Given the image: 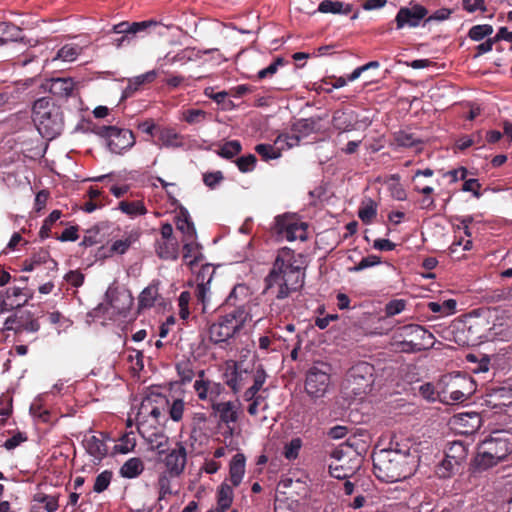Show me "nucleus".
<instances>
[{
	"label": "nucleus",
	"instance_id": "obj_1",
	"mask_svg": "<svg viewBox=\"0 0 512 512\" xmlns=\"http://www.w3.org/2000/svg\"><path fill=\"white\" fill-rule=\"evenodd\" d=\"M421 442L404 434H394L387 448L373 455L375 476L386 483H394L412 476L420 463Z\"/></svg>",
	"mask_w": 512,
	"mask_h": 512
},
{
	"label": "nucleus",
	"instance_id": "obj_2",
	"mask_svg": "<svg viewBox=\"0 0 512 512\" xmlns=\"http://www.w3.org/2000/svg\"><path fill=\"white\" fill-rule=\"evenodd\" d=\"M304 257L290 248L278 251L273 268L265 279V292L278 300L287 298L304 284Z\"/></svg>",
	"mask_w": 512,
	"mask_h": 512
},
{
	"label": "nucleus",
	"instance_id": "obj_3",
	"mask_svg": "<svg viewBox=\"0 0 512 512\" xmlns=\"http://www.w3.org/2000/svg\"><path fill=\"white\" fill-rule=\"evenodd\" d=\"M512 452V435L496 431L478 447L474 465L478 470H487L503 461Z\"/></svg>",
	"mask_w": 512,
	"mask_h": 512
},
{
	"label": "nucleus",
	"instance_id": "obj_4",
	"mask_svg": "<svg viewBox=\"0 0 512 512\" xmlns=\"http://www.w3.org/2000/svg\"><path fill=\"white\" fill-rule=\"evenodd\" d=\"M32 119L40 135L48 140L59 136L64 127L61 108L47 97L39 98L34 102Z\"/></svg>",
	"mask_w": 512,
	"mask_h": 512
},
{
	"label": "nucleus",
	"instance_id": "obj_5",
	"mask_svg": "<svg viewBox=\"0 0 512 512\" xmlns=\"http://www.w3.org/2000/svg\"><path fill=\"white\" fill-rule=\"evenodd\" d=\"M251 319L247 308L238 307L221 316L209 329V336L214 343H222L240 332Z\"/></svg>",
	"mask_w": 512,
	"mask_h": 512
},
{
	"label": "nucleus",
	"instance_id": "obj_6",
	"mask_svg": "<svg viewBox=\"0 0 512 512\" xmlns=\"http://www.w3.org/2000/svg\"><path fill=\"white\" fill-rule=\"evenodd\" d=\"M331 386V367L327 363H315L306 373L305 391L314 400L326 395Z\"/></svg>",
	"mask_w": 512,
	"mask_h": 512
},
{
	"label": "nucleus",
	"instance_id": "obj_7",
	"mask_svg": "<svg viewBox=\"0 0 512 512\" xmlns=\"http://www.w3.org/2000/svg\"><path fill=\"white\" fill-rule=\"evenodd\" d=\"M403 351L418 352L432 348L435 343L433 334L417 324H408L400 328Z\"/></svg>",
	"mask_w": 512,
	"mask_h": 512
},
{
	"label": "nucleus",
	"instance_id": "obj_8",
	"mask_svg": "<svg viewBox=\"0 0 512 512\" xmlns=\"http://www.w3.org/2000/svg\"><path fill=\"white\" fill-rule=\"evenodd\" d=\"M95 133L107 141L108 149L115 154H122L135 145V137L131 130L116 126H100Z\"/></svg>",
	"mask_w": 512,
	"mask_h": 512
},
{
	"label": "nucleus",
	"instance_id": "obj_9",
	"mask_svg": "<svg viewBox=\"0 0 512 512\" xmlns=\"http://www.w3.org/2000/svg\"><path fill=\"white\" fill-rule=\"evenodd\" d=\"M276 232L288 241L307 239V224L291 215H282L275 218Z\"/></svg>",
	"mask_w": 512,
	"mask_h": 512
},
{
	"label": "nucleus",
	"instance_id": "obj_10",
	"mask_svg": "<svg viewBox=\"0 0 512 512\" xmlns=\"http://www.w3.org/2000/svg\"><path fill=\"white\" fill-rule=\"evenodd\" d=\"M193 388L199 400L208 402L211 408L215 402L220 400L221 395L225 392V387L221 383L206 378L203 370L199 372Z\"/></svg>",
	"mask_w": 512,
	"mask_h": 512
},
{
	"label": "nucleus",
	"instance_id": "obj_11",
	"mask_svg": "<svg viewBox=\"0 0 512 512\" xmlns=\"http://www.w3.org/2000/svg\"><path fill=\"white\" fill-rule=\"evenodd\" d=\"M428 15V10L420 4L401 7L395 17L396 29L416 28Z\"/></svg>",
	"mask_w": 512,
	"mask_h": 512
},
{
	"label": "nucleus",
	"instance_id": "obj_12",
	"mask_svg": "<svg viewBox=\"0 0 512 512\" xmlns=\"http://www.w3.org/2000/svg\"><path fill=\"white\" fill-rule=\"evenodd\" d=\"M165 470L171 476H180L187 464V450L182 442H177L175 447L170 449L162 459Z\"/></svg>",
	"mask_w": 512,
	"mask_h": 512
},
{
	"label": "nucleus",
	"instance_id": "obj_13",
	"mask_svg": "<svg viewBox=\"0 0 512 512\" xmlns=\"http://www.w3.org/2000/svg\"><path fill=\"white\" fill-rule=\"evenodd\" d=\"M41 87L45 92L51 93L58 99H68L74 96L77 91V83L70 77L47 79Z\"/></svg>",
	"mask_w": 512,
	"mask_h": 512
},
{
	"label": "nucleus",
	"instance_id": "obj_14",
	"mask_svg": "<svg viewBox=\"0 0 512 512\" xmlns=\"http://www.w3.org/2000/svg\"><path fill=\"white\" fill-rule=\"evenodd\" d=\"M138 431L148 445V449L158 455L166 453L169 445V437L163 432L153 430L148 425H139Z\"/></svg>",
	"mask_w": 512,
	"mask_h": 512
},
{
	"label": "nucleus",
	"instance_id": "obj_15",
	"mask_svg": "<svg viewBox=\"0 0 512 512\" xmlns=\"http://www.w3.org/2000/svg\"><path fill=\"white\" fill-rule=\"evenodd\" d=\"M216 50L217 49L197 50L195 48L187 47L173 55L171 53H167L161 60L160 67L174 64L185 65L188 62L198 61L202 58L203 55L209 54Z\"/></svg>",
	"mask_w": 512,
	"mask_h": 512
},
{
	"label": "nucleus",
	"instance_id": "obj_16",
	"mask_svg": "<svg viewBox=\"0 0 512 512\" xmlns=\"http://www.w3.org/2000/svg\"><path fill=\"white\" fill-rule=\"evenodd\" d=\"M226 384L235 392H239L250 380V373L237 362L228 363L224 373Z\"/></svg>",
	"mask_w": 512,
	"mask_h": 512
},
{
	"label": "nucleus",
	"instance_id": "obj_17",
	"mask_svg": "<svg viewBox=\"0 0 512 512\" xmlns=\"http://www.w3.org/2000/svg\"><path fill=\"white\" fill-rule=\"evenodd\" d=\"M240 403L238 401H218L212 407L220 421L229 425L236 423L240 413Z\"/></svg>",
	"mask_w": 512,
	"mask_h": 512
},
{
	"label": "nucleus",
	"instance_id": "obj_18",
	"mask_svg": "<svg viewBox=\"0 0 512 512\" xmlns=\"http://www.w3.org/2000/svg\"><path fill=\"white\" fill-rule=\"evenodd\" d=\"M333 457L336 459V461L329 465V472L331 476L336 479L349 478L354 474L355 470L359 466V459H356V463L351 466H345L343 463H341L343 457L342 450H335L333 452Z\"/></svg>",
	"mask_w": 512,
	"mask_h": 512
},
{
	"label": "nucleus",
	"instance_id": "obj_19",
	"mask_svg": "<svg viewBox=\"0 0 512 512\" xmlns=\"http://www.w3.org/2000/svg\"><path fill=\"white\" fill-rule=\"evenodd\" d=\"M84 448L92 457L93 463H99L107 455V446L102 439L95 435L85 437Z\"/></svg>",
	"mask_w": 512,
	"mask_h": 512
},
{
	"label": "nucleus",
	"instance_id": "obj_20",
	"mask_svg": "<svg viewBox=\"0 0 512 512\" xmlns=\"http://www.w3.org/2000/svg\"><path fill=\"white\" fill-rule=\"evenodd\" d=\"M158 139L161 146L166 148H181L185 145V137L174 128L162 127L157 129Z\"/></svg>",
	"mask_w": 512,
	"mask_h": 512
},
{
	"label": "nucleus",
	"instance_id": "obj_21",
	"mask_svg": "<svg viewBox=\"0 0 512 512\" xmlns=\"http://www.w3.org/2000/svg\"><path fill=\"white\" fill-rule=\"evenodd\" d=\"M183 241V261L193 267L203 259L202 246L197 242V238L182 240Z\"/></svg>",
	"mask_w": 512,
	"mask_h": 512
},
{
	"label": "nucleus",
	"instance_id": "obj_22",
	"mask_svg": "<svg viewBox=\"0 0 512 512\" xmlns=\"http://www.w3.org/2000/svg\"><path fill=\"white\" fill-rule=\"evenodd\" d=\"M372 372H373V367L366 362H362V363H359V364L353 366L349 370L348 380L353 381L355 383H357L358 379L364 381L365 383L360 384V386L357 388V390L365 392V388L370 386V383H371L370 377L372 376Z\"/></svg>",
	"mask_w": 512,
	"mask_h": 512
},
{
	"label": "nucleus",
	"instance_id": "obj_23",
	"mask_svg": "<svg viewBox=\"0 0 512 512\" xmlns=\"http://www.w3.org/2000/svg\"><path fill=\"white\" fill-rule=\"evenodd\" d=\"M156 255L163 260H177L179 257V244L177 239L156 240Z\"/></svg>",
	"mask_w": 512,
	"mask_h": 512
},
{
	"label": "nucleus",
	"instance_id": "obj_24",
	"mask_svg": "<svg viewBox=\"0 0 512 512\" xmlns=\"http://www.w3.org/2000/svg\"><path fill=\"white\" fill-rule=\"evenodd\" d=\"M332 125L339 132H349L354 130L355 111L337 110L332 116Z\"/></svg>",
	"mask_w": 512,
	"mask_h": 512
},
{
	"label": "nucleus",
	"instance_id": "obj_25",
	"mask_svg": "<svg viewBox=\"0 0 512 512\" xmlns=\"http://www.w3.org/2000/svg\"><path fill=\"white\" fill-rule=\"evenodd\" d=\"M246 459L242 453L233 456L229 465V478L233 486H239L245 475Z\"/></svg>",
	"mask_w": 512,
	"mask_h": 512
},
{
	"label": "nucleus",
	"instance_id": "obj_26",
	"mask_svg": "<svg viewBox=\"0 0 512 512\" xmlns=\"http://www.w3.org/2000/svg\"><path fill=\"white\" fill-rule=\"evenodd\" d=\"M30 298V295L25 292L22 288L12 287L6 291V299L4 300V306L7 309H14L25 305Z\"/></svg>",
	"mask_w": 512,
	"mask_h": 512
},
{
	"label": "nucleus",
	"instance_id": "obj_27",
	"mask_svg": "<svg viewBox=\"0 0 512 512\" xmlns=\"http://www.w3.org/2000/svg\"><path fill=\"white\" fill-rule=\"evenodd\" d=\"M250 295V289L246 285L237 284L227 297V303L234 306V309L238 307L246 308L245 304L249 301Z\"/></svg>",
	"mask_w": 512,
	"mask_h": 512
},
{
	"label": "nucleus",
	"instance_id": "obj_28",
	"mask_svg": "<svg viewBox=\"0 0 512 512\" xmlns=\"http://www.w3.org/2000/svg\"><path fill=\"white\" fill-rule=\"evenodd\" d=\"M143 471V460L139 457H132L124 462L119 470V473L123 478L133 479L142 474Z\"/></svg>",
	"mask_w": 512,
	"mask_h": 512
},
{
	"label": "nucleus",
	"instance_id": "obj_29",
	"mask_svg": "<svg viewBox=\"0 0 512 512\" xmlns=\"http://www.w3.org/2000/svg\"><path fill=\"white\" fill-rule=\"evenodd\" d=\"M176 227L183 234L182 240L197 238L194 223L191 221L190 215L186 210L181 211L177 216Z\"/></svg>",
	"mask_w": 512,
	"mask_h": 512
},
{
	"label": "nucleus",
	"instance_id": "obj_30",
	"mask_svg": "<svg viewBox=\"0 0 512 512\" xmlns=\"http://www.w3.org/2000/svg\"><path fill=\"white\" fill-rule=\"evenodd\" d=\"M157 77V71L151 70L144 74L135 76L128 80V86L124 90V96H130L133 92L138 90V88L146 83L153 82Z\"/></svg>",
	"mask_w": 512,
	"mask_h": 512
},
{
	"label": "nucleus",
	"instance_id": "obj_31",
	"mask_svg": "<svg viewBox=\"0 0 512 512\" xmlns=\"http://www.w3.org/2000/svg\"><path fill=\"white\" fill-rule=\"evenodd\" d=\"M318 11L321 13L347 15L352 11V5L341 1L323 0L318 6Z\"/></svg>",
	"mask_w": 512,
	"mask_h": 512
},
{
	"label": "nucleus",
	"instance_id": "obj_32",
	"mask_svg": "<svg viewBox=\"0 0 512 512\" xmlns=\"http://www.w3.org/2000/svg\"><path fill=\"white\" fill-rule=\"evenodd\" d=\"M22 40L21 29L11 23H0V47L8 42Z\"/></svg>",
	"mask_w": 512,
	"mask_h": 512
},
{
	"label": "nucleus",
	"instance_id": "obj_33",
	"mask_svg": "<svg viewBox=\"0 0 512 512\" xmlns=\"http://www.w3.org/2000/svg\"><path fill=\"white\" fill-rule=\"evenodd\" d=\"M393 141L397 147L404 148H411L422 143V141L416 137L415 134L405 130L395 132L393 134Z\"/></svg>",
	"mask_w": 512,
	"mask_h": 512
},
{
	"label": "nucleus",
	"instance_id": "obj_34",
	"mask_svg": "<svg viewBox=\"0 0 512 512\" xmlns=\"http://www.w3.org/2000/svg\"><path fill=\"white\" fill-rule=\"evenodd\" d=\"M138 231H131L123 238L114 241L111 245V251L117 254H124L129 247L139 239Z\"/></svg>",
	"mask_w": 512,
	"mask_h": 512
},
{
	"label": "nucleus",
	"instance_id": "obj_35",
	"mask_svg": "<svg viewBox=\"0 0 512 512\" xmlns=\"http://www.w3.org/2000/svg\"><path fill=\"white\" fill-rule=\"evenodd\" d=\"M82 53V47L76 44H66L58 50L56 56L52 59L61 60L64 62H72Z\"/></svg>",
	"mask_w": 512,
	"mask_h": 512
},
{
	"label": "nucleus",
	"instance_id": "obj_36",
	"mask_svg": "<svg viewBox=\"0 0 512 512\" xmlns=\"http://www.w3.org/2000/svg\"><path fill=\"white\" fill-rule=\"evenodd\" d=\"M284 150V146H278L276 141L273 145L270 144H258L255 147V151L262 157L263 160L278 159L281 156V152Z\"/></svg>",
	"mask_w": 512,
	"mask_h": 512
},
{
	"label": "nucleus",
	"instance_id": "obj_37",
	"mask_svg": "<svg viewBox=\"0 0 512 512\" xmlns=\"http://www.w3.org/2000/svg\"><path fill=\"white\" fill-rule=\"evenodd\" d=\"M377 214L376 203L368 198L364 200L358 210V217L365 224H370Z\"/></svg>",
	"mask_w": 512,
	"mask_h": 512
},
{
	"label": "nucleus",
	"instance_id": "obj_38",
	"mask_svg": "<svg viewBox=\"0 0 512 512\" xmlns=\"http://www.w3.org/2000/svg\"><path fill=\"white\" fill-rule=\"evenodd\" d=\"M445 456L461 464L467 457V448L462 442L454 441L447 448Z\"/></svg>",
	"mask_w": 512,
	"mask_h": 512
},
{
	"label": "nucleus",
	"instance_id": "obj_39",
	"mask_svg": "<svg viewBox=\"0 0 512 512\" xmlns=\"http://www.w3.org/2000/svg\"><path fill=\"white\" fill-rule=\"evenodd\" d=\"M233 489L227 483H223L218 491V510L225 512L232 504Z\"/></svg>",
	"mask_w": 512,
	"mask_h": 512
},
{
	"label": "nucleus",
	"instance_id": "obj_40",
	"mask_svg": "<svg viewBox=\"0 0 512 512\" xmlns=\"http://www.w3.org/2000/svg\"><path fill=\"white\" fill-rule=\"evenodd\" d=\"M457 302L454 299H448L440 302H429L428 308L433 313H439L442 316H449L455 313Z\"/></svg>",
	"mask_w": 512,
	"mask_h": 512
},
{
	"label": "nucleus",
	"instance_id": "obj_41",
	"mask_svg": "<svg viewBox=\"0 0 512 512\" xmlns=\"http://www.w3.org/2000/svg\"><path fill=\"white\" fill-rule=\"evenodd\" d=\"M135 446H136V436H135L134 432L130 431V432L123 434L120 437L118 444L115 445V450L118 453L127 454V453L133 451Z\"/></svg>",
	"mask_w": 512,
	"mask_h": 512
},
{
	"label": "nucleus",
	"instance_id": "obj_42",
	"mask_svg": "<svg viewBox=\"0 0 512 512\" xmlns=\"http://www.w3.org/2000/svg\"><path fill=\"white\" fill-rule=\"evenodd\" d=\"M460 465V463H454L453 459L445 456V458L437 465L436 473L441 478H448Z\"/></svg>",
	"mask_w": 512,
	"mask_h": 512
},
{
	"label": "nucleus",
	"instance_id": "obj_43",
	"mask_svg": "<svg viewBox=\"0 0 512 512\" xmlns=\"http://www.w3.org/2000/svg\"><path fill=\"white\" fill-rule=\"evenodd\" d=\"M154 402L153 397H146L142 400L140 407L138 409L137 413V422L139 425H148L149 418H150V409H152V405Z\"/></svg>",
	"mask_w": 512,
	"mask_h": 512
},
{
	"label": "nucleus",
	"instance_id": "obj_44",
	"mask_svg": "<svg viewBox=\"0 0 512 512\" xmlns=\"http://www.w3.org/2000/svg\"><path fill=\"white\" fill-rule=\"evenodd\" d=\"M494 29L489 24H481V25H475L470 28L468 32V36L473 41H481L485 37H490L493 33Z\"/></svg>",
	"mask_w": 512,
	"mask_h": 512
},
{
	"label": "nucleus",
	"instance_id": "obj_45",
	"mask_svg": "<svg viewBox=\"0 0 512 512\" xmlns=\"http://www.w3.org/2000/svg\"><path fill=\"white\" fill-rule=\"evenodd\" d=\"M242 145L238 140L225 142L219 149L218 154L226 159H231L241 152Z\"/></svg>",
	"mask_w": 512,
	"mask_h": 512
},
{
	"label": "nucleus",
	"instance_id": "obj_46",
	"mask_svg": "<svg viewBox=\"0 0 512 512\" xmlns=\"http://www.w3.org/2000/svg\"><path fill=\"white\" fill-rule=\"evenodd\" d=\"M119 209L132 217L144 215L146 213V208L140 201H134V202H126L122 201L119 204Z\"/></svg>",
	"mask_w": 512,
	"mask_h": 512
},
{
	"label": "nucleus",
	"instance_id": "obj_47",
	"mask_svg": "<svg viewBox=\"0 0 512 512\" xmlns=\"http://www.w3.org/2000/svg\"><path fill=\"white\" fill-rule=\"evenodd\" d=\"M195 293L198 302H200L203 306L202 311L206 312L210 300V279L206 283H198Z\"/></svg>",
	"mask_w": 512,
	"mask_h": 512
},
{
	"label": "nucleus",
	"instance_id": "obj_48",
	"mask_svg": "<svg viewBox=\"0 0 512 512\" xmlns=\"http://www.w3.org/2000/svg\"><path fill=\"white\" fill-rule=\"evenodd\" d=\"M158 295L157 288L154 286H149L145 288L140 296H139V307L140 308H149L154 305L156 297Z\"/></svg>",
	"mask_w": 512,
	"mask_h": 512
},
{
	"label": "nucleus",
	"instance_id": "obj_49",
	"mask_svg": "<svg viewBox=\"0 0 512 512\" xmlns=\"http://www.w3.org/2000/svg\"><path fill=\"white\" fill-rule=\"evenodd\" d=\"M168 404V413L170 418L174 422H179L184 414L185 410V402L182 399H174L172 403H169L168 400H166Z\"/></svg>",
	"mask_w": 512,
	"mask_h": 512
},
{
	"label": "nucleus",
	"instance_id": "obj_50",
	"mask_svg": "<svg viewBox=\"0 0 512 512\" xmlns=\"http://www.w3.org/2000/svg\"><path fill=\"white\" fill-rule=\"evenodd\" d=\"M302 447V440L298 437L293 438L290 442L286 443L283 450L284 457L291 461L295 460Z\"/></svg>",
	"mask_w": 512,
	"mask_h": 512
},
{
	"label": "nucleus",
	"instance_id": "obj_51",
	"mask_svg": "<svg viewBox=\"0 0 512 512\" xmlns=\"http://www.w3.org/2000/svg\"><path fill=\"white\" fill-rule=\"evenodd\" d=\"M182 119L188 124L194 125L206 120L207 112L201 109H188L183 112Z\"/></svg>",
	"mask_w": 512,
	"mask_h": 512
},
{
	"label": "nucleus",
	"instance_id": "obj_52",
	"mask_svg": "<svg viewBox=\"0 0 512 512\" xmlns=\"http://www.w3.org/2000/svg\"><path fill=\"white\" fill-rule=\"evenodd\" d=\"M49 258V254L46 251H41L37 254H34L29 260L24 262L23 271L31 272L35 269L36 266L45 263Z\"/></svg>",
	"mask_w": 512,
	"mask_h": 512
},
{
	"label": "nucleus",
	"instance_id": "obj_53",
	"mask_svg": "<svg viewBox=\"0 0 512 512\" xmlns=\"http://www.w3.org/2000/svg\"><path fill=\"white\" fill-rule=\"evenodd\" d=\"M174 476L168 474V471L162 472L158 477L159 499L165 498L167 494H171V481Z\"/></svg>",
	"mask_w": 512,
	"mask_h": 512
},
{
	"label": "nucleus",
	"instance_id": "obj_54",
	"mask_svg": "<svg viewBox=\"0 0 512 512\" xmlns=\"http://www.w3.org/2000/svg\"><path fill=\"white\" fill-rule=\"evenodd\" d=\"M112 479V472L105 470L101 472L95 479L93 490L96 493L105 491Z\"/></svg>",
	"mask_w": 512,
	"mask_h": 512
},
{
	"label": "nucleus",
	"instance_id": "obj_55",
	"mask_svg": "<svg viewBox=\"0 0 512 512\" xmlns=\"http://www.w3.org/2000/svg\"><path fill=\"white\" fill-rule=\"evenodd\" d=\"M257 159L253 154L242 156L236 160L238 169L243 172H251L256 166Z\"/></svg>",
	"mask_w": 512,
	"mask_h": 512
},
{
	"label": "nucleus",
	"instance_id": "obj_56",
	"mask_svg": "<svg viewBox=\"0 0 512 512\" xmlns=\"http://www.w3.org/2000/svg\"><path fill=\"white\" fill-rule=\"evenodd\" d=\"M381 263V258L377 255H369L364 257L356 266L350 268L351 272H359L369 267L376 266Z\"/></svg>",
	"mask_w": 512,
	"mask_h": 512
},
{
	"label": "nucleus",
	"instance_id": "obj_57",
	"mask_svg": "<svg viewBox=\"0 0 512 512\" xmlns=\"http://www.w3.org/2000/svg\"><path fill=\"white\" fill-rule=\"evenodd\" d=\"M300 137L295 134H281L276 138L278 146H284V149L295 147L299 144Z\"/></svg>",
	"mask_w": 512,
	"mask_h": 512
},
{
	"label": "nucleus",
	"instance_id": "obj_58",
	"mask_svg": "<svg viewBox=\"0 0 512 512\" xmlns=\"http://www.w3.org/2000/svg\"><path fill=\"white\" fill-rule=\"evenodd\" d=\"M406 306V302L402 299L392 300L385 306V313L387 316L392 317L401 313Z\"/></svg>",
	"mask_w": 512,
	"mask_h": 512
},
{
	"label": "nucleus",
	"instance_id": "obj_59",
	"mask_svg": "<svg viewBox=\"0 0 512 512\" xmlns=\"http://www.w3.org/2000/svg\"><path fill=\"white\" fill-rule=\"evenodd\" d=\"M283 65V59L278 57L276 58L268 67L260 70L257 74L258 79H265L267 77H272L278 70L280 66Z\"/></svg>",
	"mask_w": 512,
	"mask_h": 512
},
{
	"label": "nucleus",
	"instance_id": "obj_60",
	"mask_svg": "<svg viewBox=\"0 0 512 512\" xmlns=\"http://www.w3.org/2000/svg\"><path fill=\"white\" fill-rule=\"evenodd\" d=\"M176 368H177L178 375L180 376L181 381L183 383L190 382L192 380V378L194 376V372L191 369L189 362L183 361L181 363H178Z\"/></svg>",
	"mask_w": 512,
	"mask_h": 512
},
{
	"label": "nucleus",
	"instance_id": "obj_61",
	"mask_svg": "<svg viewBox=\"0 0 512 512\" xmlns=\"http://www.w3.org/2000/svg\"><path fill=\"white\" fill-rule=\"evenodd\" d=\"M462 6L469 13H473L477 10L486 11L484 0H462Z\"/></svg>",
	"mask_w": 512,
	"mask_h": 512
},
{
	"label": "nucleus",
	"instance_id": "obj_62",
	"mask_svg": "<svg viewBox=\"0 0 512 512\" xmlns=\"http://www.w3.org/2000/svg\"><path fill=\"white\" fill-rule=\"evenodd\" d=\"M266 378L267 374L264 371V369L262 367H258L252 376L253 385L251 386V388L258 392L265 383Z\"/></svg>",
	"mask_w": 512,
	"mask_h": 512
},
{
	"label": "nucleus",
	"instance_id": "obj_63",
	"mask_svg": "<svg viewBox=\"0 0 512 512\" xmlns=\"http://www.w3.org/2000/svg\"><path fill=\"white\" fill-rule=\"evenodd\" d=\"M36 501L45 504V509L47 512H56L58 509L57 499L53 496L43 495L35 498Z\"/></svg>",
	"mask_w": 512,
	"mask_h": 512
},
{
	"label": "nucleus",
	"instance_id": "obj_64",
	"mask_svg": "<svg viewBox=\"0 0 512 512\" xmlns=\"http://www.w3.org/2000/svg\"><path fill=\"white\" fill-rule=\"evenodd\" d=\"M419 394L428 401H434L436 399V391L432 384L425 383L419 387Z\"/></svg>",
	"mask_w": 512,
	"mask_h": 512
}]
</instances>
